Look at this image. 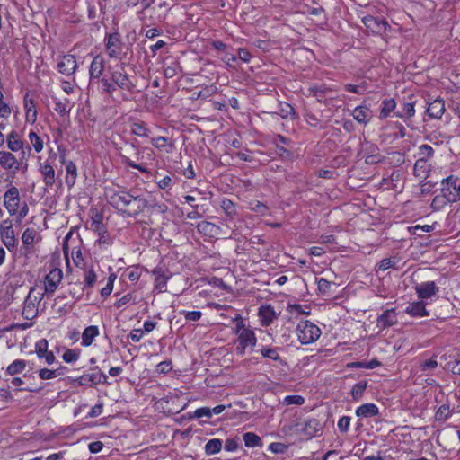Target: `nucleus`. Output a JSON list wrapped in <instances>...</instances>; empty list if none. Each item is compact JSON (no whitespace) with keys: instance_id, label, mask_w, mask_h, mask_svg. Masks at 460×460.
Returning <instances> with one entry per match:
<instances>
[{"instance_id":"nucleus-62","label":"nucleus","mask_w":460,"mask_h":460,"mask_svg":"<svg viewBox=\"0 0 460 460\" xmlns=\"http://www.w3.org/2000/svg\"><path fill=\"white\" fill-rule=\"evenodd\" d=\"M279 112L282 118L287 119L294 114V109L290 104L283 102L280 103Z\"/></svg>"},{"instance_id":"nucleus-26","label":"nucleus","mask_w":460,"mask_h":460,"mask_svg":"<svg viewBox=\"0 0 460 460\" xmlns=\"http://www.w3.org/2000/svg\"><path fill=\"white\" fill-rule=\"evenodd\" d=\"M100 335V330L96 325H90L86 327L82 333L81 345L83 347H89L93 344L96 337Z\"/></svg>"},{"instance_id":"nucleus-40","label":"nucleus","mask_w":460,"mask_h":460,"mask_svg":"<svg viewBox=\"0 0 460 460\" xmlns=\"http://www.w3.org/2000/svg\"><path fill=\"white\" fill-rule=\"evenodd\" d=\"M130 131L133 135L137 137H148L150 130L143 122H135L130 127Z\"/></svg>"},{"instance_id":"nucleus-3","label":"nucleus","mask_w":460,"mask_h":460,"mask_svg":"<svg viewBox=\"0 0 460 460\" xmlns=\"http://www.w3.org/2000/svg\"><path fill=\"white\" fill-rule=\"evenodd\" d=\"M235 320L238 321L234 330V333L236 335L235 352L239 356H243L246 352L253 350L257 338L253 329L245 325L240 316Z\"/></svg>"},{"instance_id":"nucleus-38","label":"nucleus","mask_w":460,"mask_h":460,"mask_svg":"<svg viewBox=\"0 0 460 460\" xmlns=\"http://www.w3.org/2000/svg\"><path fill=\"white\" fill-rule=\"evenodd\" d=\"M220 207L229 219H233L236 215L235 205L229 199L224 198L220 202Z\"/></svg>"},{"instance_id":"nucleus-9","label":"nucleus","mask_w":460,"mask_h":460,"mask_svg":"<svg viewBox=\"0 0 460 460\" xmlns=\"http://www.w3.org/2000/svg\"><path fill=\"white\" fill-rule=\"evenodd\" d=\"M0 238L8 251H13L18 244V239L13 223L10 219H5L0 224Z\"/></svg>"},{"instance_id":"nucleus-17","label":"nucleus","mask_w":460,"mask_h":460,"mask_svg":"<svg viewBox=\"0 0 460 460\" xmlns=\"http://www.w3.org/2000/svg\"><path fill=\"white\" fill-rule=\"evenodd\" d=\"M154 279V287L155 290L158 293H163L166 291L167 281L170 279V276L166 273V271L159 267H156L152 271Z\"/></svg>"},{"instance_id":"nucleus-41","label":"nucleus","mask_w":460,"mask_h":460,"mask_svg":"<svg viewBox=\"0 0 460 460\" xmlns=\"http://www.w3.org/2000/svg\"><path fill=\"white\" fill-rule=\"evenodd\" d=\"M307 91L310 95L316 97L320 101L325 93L330 91V88L324 84L311 85L308 87Z\"/></svg>"},{"instance_id":"nucleus-15","label":"nucleus","mask_w":460,"mask_h":460,"mask_svg":"<svg viewBox=\"0 0 460 460\" xmlns=\"http://www.w3.org/2000/svg\"><path fill=\"white\" fill-rule=\"evenodd\" d=\"M63 278L60 269H52L45 277L44 285L47 293H54Z\"/></svg>"},{"instance_id":"nucleus-31","label":"nucleus","mask_w":460,"mask_h":460,"mask_svg":"<svg viewBox=\"0 0 460 460\" xmlns=\"http://www.w3.org/2000/svg\"><path fill=\"white\" fill-rule=\"evenodd\" d=\"M280 349L277 347L262 346L260 349L261 355L273 361L282 362L279 355Z\"/></svg>"},{"instance_id":"nucleus-48","label":"nucleus","mask_w":460,"mask_h":460,"mask_svg":"<svg viewBox=\"0 0 460 460\" xmlns=\"http://www.w3.org/2000/svg\"><path fill=\"white\" fill-rule=\"evenodd\" d=\"M367 388V382L361 381L357 383L351 389V395L354 400H358Z\"/></svg>"},{"instance_id":"nucleus-58","label":"nucleus","mask_w":460,"mask_h":460,"mask_svg":"<svg viewBox=\"0 0 460 460\" xmlns=\"http://www.w3.org/2000/svg\"><path fill=\"white\" fill-rule=\"evenodd\" d=\"M157 186L160 190H169L173 186V181L171 176L165 175L164 178L157 181Z\"/></svg>"},{"instance_id":"nucleus-37","label":"nucleus","mask_w":460,"mask_h":460,"mask_svg":"<svg viewBox=\"0 0 460 460\" xmlns=\"http://www.w3.org/2000/svg\"><path fill=\"white\" fill-rule=\"evenodd\" d=\"M27 362L24 359H16L13 361L6 368V372L10 376L22 373L26 367Z\"/></svg>"},{"instance_id":"nucleus-63","label":"nucleus","mask_w":460,"mask_h":460,"mask_svg":"<svg viewBox=\"0 0 460 460\" xmlns=\"http://www.w3.org/2000/svg\"><path fill=\"white\" fill-rule=\"evenodd\" d=\"M287 447L283 443L273 442L269 445V450L275 454H282L285 452Z\"/></svg>"},{"instance_id":"nucleus-32","label":"nucleus","mask_w":460,"mask_h":460,"mask_svg":"<svg viewBox=\"0 0 460 460\" xmlns=\"http://www.w3.org/2000/svg\"><path fill=\"white\" fill-rule=\"evenodd\" d=\"M438 361L435 358L422 360L420 362L417 372H421L425 373L426 375H429L438 367Z\"/></svg>"},{"instance_id":"nucleus-49","label":"nucleus","mask_w":460,"mask_h":460,"mask_svg":"<svg viewBox=\"0 0 460 460\" xmlns=\"http://www.w3.org/2000/svg\"><path fill=\"white\" fill-rule=\"evenodd\" d=\"M115 279H116V276L114 274H111L109 276V279H108V281H107L105 287H103L101 289V296L103 298H106L107 296H109L111 295V293L112 292Z\"/></svg>"},{"instance_id":"nucleus-33","label":"nucleus","mask_w":460,"mask_h":460,"mask_svg":"<svg viewBox=\"0 0 460 460\" xmlns=\"http://www.w3.org/2000/svg\"><path fill=\"white\" fill-rule=\"evenodd\" d=\"M28 139L31 145V147L36 153H40L44 148L43 139L33 130H31L28 134Z\"/></svg>"},{"instance_id":"nucleus-36","label":"nucleus","mask_w":460,"mask_h":460,"mask_svg":"<svg viewBox=\"0 0 460 460\" xmlns=\"http://www.w3.org/2000/svg\"><path fill=\"white\" fill-rule=\"evenodd\" d=\"M396 108V102L394 99H385L382 102V108L380 111V119H385L390 116L392 111Z\"/></svg>"},{"instance_id":"nucleus-44","label":"nucleus","mask_w":460,"mask_h":460,"mask_svg":"<svg viewBox=\"0 0 460 460\" xmlns=\"http://www.w3.org/2000/svg\"><path fill=\"white\" fill-rule=\"evenodd\" d=\"M107 376L98 368L88 375V380L93 384H105L107 383Z\"/></svg>"},{"instance_id":"nucleus-23","label":"nucleus","mask_w":460,"mask_h":460,"mask_svg":"<svg viewBox=\"0 0 460 460\" xmlns=\"http://www.w3.org/2000/svg\"><path fill=\"white\" fill-rule=\"evenodd\" d=\"M198 231L208 238H214L220 234L221 228L214 223L202 221L197 225Z\"/></svg>"},{"instance_id":"nucleus-6","label":"nucleus","mask_w":460,"mask_h":460,"mask_svg":"<svg viewBox=\"0 0 460 460\" xmlns=\"http://www.w3.org/2000/svg\"><path fill=\"white\" fill-rule=\"evenodd\" d=\"M7 148L12 153H21V160H27L30 156L31 147L25 146V143L17 131L12 130L5 138Z\"/></svg>"},{"instance_id":"nucleus-12","label":"nucleus","mask_w":460,"mask_h":460,"mask_svg":"<svg viewBox=\"0 0 460 460\" xmlns=\"http://www.w3.org/2000/svg\"><path fill=\"white\" fill-rule=\"evenodd\" d=\"M414 290L418 298L426 302V300L438 295L439 292V287L435 281H425L416 284Z\"/></svg>"},{"instance_id":"nucleus-25","label":"nucleus","mask_w":460,"mask_h":460,"mask_svg":"<svg viewBox=\"0 0 460 460\" xmlns=\"http://www.w3.org/2000/svg\"><path fill=\"white\" fill-rule=\"evenodd\" d=\"M40 239L38 231L33 227L26 228L22 234V242L24 249L30 252L31 247Z\"/></svg>"},{"instance_id":"nucleus-14","label":"nucleus","mask_w":460,"mask_h":460,"mask_svg":"<svg viewBox=\"0 0 460 460\" xmlns=\"http://www.w3.org/2000/svg\"><path fill=\"white\" fill-rule=\"evenodd\" d=\"M25 122L33 125L38 119V111L35 101L27 93L23 97Z\"/></svg>"},{"instance_id":"nucleus-51","label":"nucleus","mask_w":460,"mask_h":460,"mask_svg":"<svg viewBox=\"0 0 460 460\" xmlns=\"http://www.w3.org/2000/svg\"><path fill=\"white\" fill-rule=\"evenodd\" d=\"M249 208L252 211H254L262 216L268 214L267 206L258 200L251 201L249 204Z\"/></svg>"},{"instance_id":"nucleus-30","label":"nucleus","mask_w":460,"mask_h":460,"mask_svg":"<svg viewBox=\"0 0 460 460\" xmlns=\"http://www.w3.org/2000/svg\"><path fill=\"white\" fill-rule=\"evenodd\" d=\"M430 165L428 164V161L422 159L416 160L413 167L415 177L424 180L428 177Z\"/></svg>"},{"instance_id":"nucleus-16","label":"nucleus","mask_w":460,"mask_h":460,"mask_svg":"<svg viewBox=\"0 0 460 460\" xmlns=\"http://www.w3.org/2000/svg\"><path fill=\"white\" fill-rule=\"evenodd\" d=\"M35 353L39 358L44 359L48 365L53 364L56 360L53 352L49 350V342L46 339H40L35 343Z\"/></svg>"},{"instance_id":"nucleus-4","label":"nucleus","mask_w":460,"mask_h":460,"mask_svg":"<svg viewBox=\"0 0 460 460\" xmlns=\"http://www.w3.org/2000/svg\"><path fill=\"white\" fill-rule=\"evenodd\" d=\"M321 329L311 321H300L296 327V335L301 344L308 345L315 342L321 336Z\"/></svg>"},{"instance_id":"nucleus-7","label":"nucleus","mask_w":460,"mask_h":460,"mask_svg":"<svg viewBox=\"0 0 460 460\" xmlns=\"http://www.w3.org/2000/svg\"><path fill=\"white\" fill-rule=\"evenodd\" d=\"M458 177L451 174L441 181V194L450 203L459 201L458 195Z\"/></svg>"},{"instance_id":"nucleus-22","label":"nucleus","mask_w":460,"mask_h":460,"mask_svg":"<svg viewBox=\"0 0 460 460\" xmlns=\"http://www.w3.org/2000/svg\"><path fill=\"white\" fill-rule=\"evenodd\" d=\"M258 315L263 326H269L277 318L274 308L270 305H261L259 308Z\"/></svg>"},{"instance_id":"nucleus-21","label":"nucleus","mask_w":460,"mask_h":460,"mask_svg":"<svg viewBox=\"0 0 460 460\" xmlns=\"http://www.w3.org/2000/svg\"><path fill=\"white\" fill-rule=\"evenodd\" d=\"M60 162L66 165V183L69 188H71L76 181L77 167L73 161H66L65 155L60 157Z\"/></svg>"},{"instance_id":"nucleus-1","label":"nucleus","mask_w":460,"mask_h":460,"mask_svg":"<svg viewBox=\"0 0 460 460\" xmlns=\"http://www.w3.org/2000/svg\"><path fill=\"white\" fill-rule=\"evenodd\" d=\"M105 61L102 56L96 55L89 66V81L98 83V89L102 93L112 95L120 91L124 100H129L135 91L136 84L123 66L108 67L104 73Z\"/></svg>"},{"instance_id":"nucleus-20","label":"nucleus","mask_w":460,"mask_h":460,"mask_svg":"<svg viewBox=\"0 0 460 460\" xmlns=\"http://www.w3.org/2000/svg\"><path fill=\"white\" fill-rule=\"evenodd\" d=\"M397 323V313L395 309H387L378 316L376 320L377 326L381 329L391 327Z\"/></svg>"},{"instance_id":"nucleus-56","label":"nucleus","mask_w":460,"mask_h":460,"mask_svg":"<svg viewBox=\"0 0 460 460\" xmlns=\"http://www.w3.org/2000/svg\"><path fill=\"white\" fill-rule=\"evenodd\" d=\"M403 113L397 112L395 115L398 118H403L404 116H407L408 118H411L415 114V109H414V103L413 102H407L402 107Z\"/></svg>"},{"instance_id":"nucleus-10","label":"nucleus","mask_w":460,"mask_h":460,"mask_svg":"<svg viewBox=\"0 0 460 460\" xmlns=\"http://www.w3.org/2000/svg\"><path fill=\"white\" fill-rule=\"evenodd\" d=\"M20 205L21 197L19 190L16 186L10 185L4 194V206L10 216H14L18 213Z\"/></svg>"},{"instance_id":"nucleus-35","label":"nucleus","mask_w":460,"mask_h":460,"mask_svg":"<svg viewBox=\"0 0 460 460\" xmlns=\"http://www.w3.org/2000/svg\"><path fill=\"white\" fill-rule=\"evenodd\" d=\"M151 144L159 150H165L166 153L171 152L173 148V144L169 143L168 139L164 137H156L151 139Z\"/></svg>"},{"instance_id":"nucleus-43","label":"nucleus","mask_w":460,"mask_h":460,"mask_svg":"<svg viewBox=\"0 0 460 460\" xmlns=\"http://www.w3.org/2000/svg\"><path fill=\"white\" fill-rule=\"evenodd\" d=\"M452 416V411L448 404L441 405L436 411L435 418L438 421H445Z\"/></svg>"},{"instance_id":"nucleus-52","label":"nucleus","mask_w":460,"mask_h":460,"mask_svg":"<svg viewBox=\"0 0 460 460\" xmlns=\"http://www.w3.org/2000/svg\"><path fill=\"white\" fill-rule=\"evenodd\" d=\"M135 303H136V301H135L133 295L130 293H128V294L124 295L122 297H120L119 299H118L114 303V306L117 308H120L127 305H133Z\"/></svg>"},{"instance_id":"nucleus-42","label":"nucleus","mask_w":460,"mask_h":460,"mask_svg":"<svg viewBox=\"0 0 460 460\" xmlns=\"http://www.w3.org/2000/svg\"><path fill=\"white\" fill-rule=\"evenodd\" d=\"M433 155H434V149L429 145L423 144V145L420 146L418 148V154H417L418 159H422V160L428 161L429 159H430L433 156Z\"/></svg>"},{"instance_id":"nucleus-46","label":"nucleus","mask_w":460,"mask_h":460,"mask_svg":"<svg viewBox=\"0 0 460 460\" xmlns=\"http://www.w3.org/2000/svg\"><path fill=\"white\" fill-rule=\"evenodd\" d=\"M126 276L132 283H137L141 277V269L138 266L128 267L126 270Z\"/></svg>"},{"instance_id":"nucleus-47","label":"nucleus","mask_w":460,"mask_h":460,"mask_svg":"<svg viewBox=\"0 0 460 460\" xmlns=\"http://www.w3.org/2000/svg\"><path fill=\"white\" fill-rule=\"evenodd\" d=\"M80 357V350L78 349H66L63 355L62 358L66 363H74L78 360Z\"/></svg>"},{"instance_id":"nucleus-29","label":"nucleus","mask_w":460,"mask_h":460,"mask_svg":"<svg viewBox=\"0 0 460 460\" xmlns=\"http://www.w3.org/2000/svg\"><path fill=\"white\" fill-rule=\"evenodd\" d=\"M351 115L354 119L360 124L367 125L370 120V110L366 106H358L353 111Z\"/></svg>"},{"instance_id":"nucleus-57","label":"nucleus","mask_w":460,"mask_h":460,"mask_svg":"<svg viewBox=\"0 0 460 460\" xmlns=\"http://www.w3.org/2000/svg\"><path fill=\"white\" fill-rule=\"evenodd\" d=\"M59 375H60V373L58 372V370H51V369H48V368H43L39 371V376L42 380L53 379V378H56L57 376H58Z\"/></svg>"},{"instance_id":"nucleus-13","label":"nucleus","mask_w":460,"mask_h":460,"mask_svg":"<svg viewBox=\"0 0 460 460\" xmlns=\"http://www.w3.org/2000/svg\"><path fill=\"white\" fill-rule=\"evenodd\" d=\"M58 71L66 76H72L77 70L75 57L71 54L63 55L57 63Z\"/></svg>"},{"instance_id":"nucleus-2","label":"nucleus","mask_w":460,"mask_h":460,"mask_svg":"<svg viewBox=\"0 0 460 460\" xmlns=\"http://www.w3.org/2000/svg\"><path fill=\"white\" fill-rule=\"evenodd\" d=\"M105 197L108 202L119 212L133 217L141 213L146 206L145 199L125 189H106Z\"/></svg>"},{"instance_id":"nucleus-64","label":"nucleus","mask_w":460,"mask_h":460,"mask_svg":"<svg viewBox=\"0 0 460 460\" xmlns=\"http://www.w3.org/2000/svg\"><path fill=\"white\" fill-rule=\"evenodd\" d=\"M395 261L391 258L383 259L378 264V270L385 271L390 268H394Z\"/></svg>"},{"instance_id":"nucleus-27","label":"nucleus","mask_w":460,"mask_h":460,"mask_svg":"<svg viewBox=\"0 0 460 460\" xmlns=\"http://www.w3.org/2000/svg\"><path fill=\"white\" fill-rule=\"evenodd\" d=\"M427 112L430 118L440 119L445 112L444 101L436 99L431 102L428 106Z\"/></svg>"},{"instance_id":"nucleus-45","label":"nucleus","mask_w":460,"mask_h":460,"mask_svg":"<svg viewBox=\"0 0 460 460\" xmlns=\"http://www.w3.org/2000/svg\"><path fill=\"white\" fill-rule=\"evenodd\" d=\"M97 281V276L93 269L85 270L84 277V288H90Z\"/></svg>"},{"instance_id":"nucleus-24","label":"nucleus","mask_w":460,"mask_h":460,"mask_svg":"<svg viewBox=\"0 0 460 460\" xmlns=\"http://www.w3.org/2000/svg\"><path fill=\"white\" fill-rule=\"evenodd\" d=\"M95 225V231L98 232V239L96 243L101 249H107L112 244V238L104 229V226L100 222H93Z\"/></svg>"},{"instance_id":"nucleus-18","label":"nucleus","mask_w":460,"mask_h":460,"mask_svg":"<svg viewBox=\"0 0 460 460\" xmlns=\"http://www.w3.org/2000/svg\"><path fill=\"white\" fill-rule=\"evenodd\" d=\"M427 302L422 300L410 303L405 308V313L411 317L429 316V312L426 309Z\"/></svg>"},{"instance_id":"nucleus-39","label":"nucleus","mask_w":460,"mask_h":460,"mask_svg":"<svg viewBox=\"0 0 460 460\" xmlns=\"http://www.w3.org/2000/svg\"><path fill=\"white\" fill-rule=\"evenodd\" d=\"M243 438L247 447H256L261 446V438L253 432L244 433Z\"/></svg>"},{"instance_id":"nucleus-8","label":"nucleus","mask_w":460,"mask_h":460,"mask_svg":"<svg viewBox=\"0 0 460 460\" xmlns=\"http://www.w3.org/2000/svg\"><path fill=\"white\" fill-rule=\"evenodd\" d=\"M105 49L110 58H119L123 49L121 36L118 31L106 33L104 38Z\"/></svg>"},{"instance_id":"nucleus-53","label":"nucleus","mask_w":460,"mask_h":460,"mask_svg":"<svg viewBox=\"0 0 460 460\" xmlns=\"http://www.w3.org/2000/svg\"><path fill=\"white\" fill-rule=\"evenodd\" d=\"M180 314L184 316L187 322H197L202 316V313L200 311L181 310L180 311Z\"/></svg>"},{"instance_id":"nucleus-54","label":"nucleus","mask_w":460,"mask_h":460,"mask_svg":"<svg viewBox=\"0 0 460 460\" xmlns=\"http://www.w3.org/2000/svg\"><path fill=\"white\" fill-rule=\"evenodd\" d=\"M447 203H450L444 198L442 194L435 196L431 202V208L434 210H440L442 209Z\"/></svg>"},{"instance_id":"nucleus-60","label":"nucleus","mask_w":460,"mask_h":460,"mask_svg":"<svg viewBox=\"0 0 460 460\" xmlns=\"http://www.w3.org/2000/svg\"><path fill=\"white\" fill-rule=\"evenodd\" d=\"M350 426V417L349 416H342L339 419L337 427L339 430L342 433H346Z\"/></svg>"},{"instance_id":"nucleus-19","label":"nucleus","mask_w":460,"mask_h":460,"mask_svg":"<svg viewBox=\"0 0 460 460\" xmlns=\"http://www.w3.org/2000/svg\"><path fill=\"white\" fill-rule=\"evenodd\" d=\"M52 164L49 160L40 163L39 170L47 186H52L55 183V170Z\"/></svg>"},{"instance_id":"nucleus-28","label":"nucleus","mask_w":460,"mask_h":460,"mask_svg":"<svg viewBox=\"0 0 460 460\" xmlns=\"http://www.w3.org/2000/svg\"><path fill=\"white\" fill-rule=\"evenodd\" d=\"M379 414V409L375 403H365L356 409V415L360 418H371Z\"/></svg>"},{"instance_id":"nucleus-50","label":"nucleus","mask_w":460,"mask_h":460,"mask_svg":"<svg viewBox=\"0 0 460 460\" xmlns=\"http://www.w3.org/2000/svg\"><path fill=\"white\" fill-rule=\"evenodd\" d=\"M282 403L285 405H302L305 403V398L301 395H287L284 397Z\"/></svg>"},{"instance_id":"nucleus-59","label":"nucleus","mask_w":460,"mask_h":460,"mask_svg":"<svg viewBox=\"0 0 460 460\" xmlns=\"http://www.w3.org/2000/svg\"><path fill=\"white\" fill-rule=\"evenodd\" d=\"M202 417H206L208 419H210L212 417L210 408H208V407L198 408L193 411L192 415L190 416V418H196V419H199Z\"/></svg>"},{"instance_id":"nucleus-11","label":"nucleus","mask_w":460,"mask_h":460,"mask_svg":"<svg viewBox=\"0 0 460 460\" xmlns=\"http://www.w3.org/2000/svg\"><path fill=\"white\" fill-rule=\"evenodd\" d=\"M362 22L368 31L376 35L385 34L390 29V25L386 20L379 19L372 15L363 17Z\"/></svg>"},{"instance_id":"nucleus-5","label":"nucleus","mask_w":460,"mask_h":460,"mask_svg":"<svg viewBox=\"0 0 460 460\" xmlns=\"http://www.w3.org/2000/svg\"><path fill=\"white\" fill-rule=\"evenodd\" d=\"M0 165L12 173H17L19 171L25 172L28 170V161H19L10 151H0Z\"/></svg>"},{"instance_id":"nucleus-55","label":"nucleus","mask_w":460,"mask_h":460,"mask_svg":"<svg viewBox=\"0 0 460 460\" xmlns=\"http://www.w3.org/2000/svg\"><path fill=\"white\" fill-rule=\"evenodd\" d=\"M22 316L27 320H31L37 316V309L32 303L24 305Z\"/></svg>"},{"instance_id":"nucleus-34","label":"nucleus","mask_w":460,"mask_h":460,"mask_svg":"<svg viewBox=\"0 0 460 460\" xmlns=\"http://www.w3.org/2000/svg\"><path fill=\"white\" fill-rule=\"evenodd\" d=\"M204 449L208 456L216 455L222 449V440L219 438L209 439L206 443Z\"/></svg>"},{"instance_id":"nucleus-61","label":"nucleus","mask_w":460,"mask_h":460,"mask_svg":"<svg viewBox=\"0 0 460 460\" xmlns=\"http://www.w3.org/2000/svg\"><path fill=\"white\" fill-rule=\"evenodd\" d=\"M123 162L126 165H128V167H131V168H134V169H137L138 171H140L141 172H148V169L142 165L141 164H137L135 163L134 161H132L131 159H129L128 157H125L123 156Z\"/></svg>"}]
</instances>
